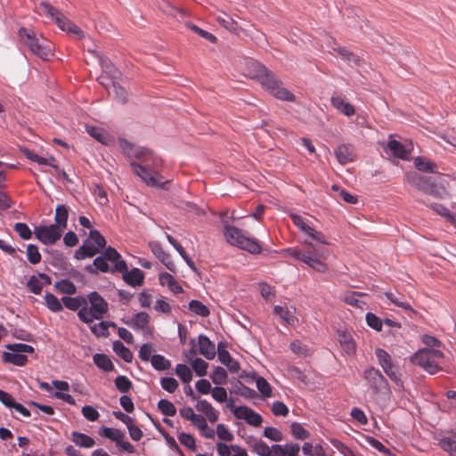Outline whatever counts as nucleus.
I'll list each match as a JSON object with an SVG mask.
<instances>
[{"label":"nucleus","instance_id":"6","mask_svg":"<svg viewBox=\"0 0 456 456\" xmlns=\"http://www.w3.org/2000/svg\"><path fill=\"white\" fill-rule=\"evenodd\" d=\"M286 252L318 273H325L328 269L327 265L320 259L322 256V252L314 247L313 243L305 241L303 249L288 248Z\"/></svg>","mask_w":456,"mask_h":456},{"label":"nucleus","instance_id":"11","mask_svg":"<svg viewBox=\"0 0 456 456\" xmlns=\"http://www.w3.org/2000/svg\"><path fill=\"white\" fill-rule=\"evenodd\" d=\"M375 354L384 372L390 378L391 380L398 384L401 381L400 375L398 373L397 368L392 362L390 354L381 348H377Z\"/></svg>","mask_w":456,"mask_h":456},{"label":"nucleus","instance_id":"29","mask_svg":"<svg viewBox=\"0 0 456 456\" xmlns=\"http://www.w3.org/2000/svg\"><path fill=\"white\" fill-rule=\"evenodd\" d=\"M71 441L77 446L82 448H92L95 444V441L93 437L78 431H73L71 433Z\"/></svg>","mask_w":456,"mask_h":456},{"label":"nucleus","instance_id":"59","mask_svg":"<svg viewBox=\"0 0 456 456\" xmlns=\"http://www.w3.org/2000/svg\"><path fill=\"white\" fill-rule=\"evenodd\" d=\"M211 379L214 384L222 385L226 381L227 372L224 368L216 367L213 370Z\"/></svg>","mask_w":456,"mask_h":456},{"label":"nucleus","instance_id":"33","mask_svg":"<svg viewBox=\"0 0 456 456\" xmlns=\"http://www.w3.org/2000/svg\"><path fill=\"white\" fill-rule=\"evenodd\" d=\"M113 351L121 357L126 362H131L133 361L134 355L129 348L124 346V344L116 340L113 342Z\"/></svg>","mask_w":456,"mask_h":456},{"label":"nucleus","instance_id":"17","mask_svg":"<svg viewBox=\"0 0 456 456\" xmlns=\"http://www.w3.org/2000/svg\"><path fill=\"white\" fill-rule=\"evenodd\" d=\"M268 69L255 60H249L246 63L247 75L258 82L264 77Z\"/></svg>","mask_w":456,"mask_h":456},{"label":"nucleus","instance_id":"31","mask_svg":"<svg viewBox=\"0 0 456 456\" xmlns=\"http://www.w3.org/2000/svg\"><path fill=\"white\" fill-rule=\"evenodd\" d=\"M61 301L64 306L71 311H79L87 304V299L81 296L76 297H63Z\"/></svg>","mask_w":456,"mask_h":456},{"label":"nucleus","instance_id":"64","mask_svg":"<svg viewBox=\"0 0 456 456\" xmlns=\"http://www.w3.org/2000/svg\"><path fill=\"white\" fill-rule=\"evenodd\" d=\"M149 247L151 250V252L154 254V256L159 259V261H164L168 254H167L164 249L162 248L160 243L157 241H151L149 243Z\"/></svg>","mask_w":456,"mask_h":456},{"label":"nucleus","instance_id":"58","mask_svg":"<svg viewBox=\"0 0 456 456\" xmlns=\"http://www.w3.org/2000/svg\"><path fill=\"white\" fill-rule=\"evenodd\" d=\"M99 249L105 248L106 240L98 230H91L89 239Z\"/></svg>","mask_w":456,"mask_h":456},{"label":"nucleus","instance_id":"43","mask_svg":"<svg viewBox=\"0 0 456 456\" xmlns=\"http://www.w3.org/2000/svg\"><path fill=\"white\" fill-rule=\"evenodd\" d=\"M189 309L201 317H208L210 314L209 309L199 300H191L189 303Z\"/></svg>","mask_w":456,"mask_h":456},{"label":"nucleus","instance_id":"53","mask_svg":"<svg viewBox=\"0 0 456 456\" xmlns=\"http://www.w3.org/2000/svg\"><path fill=\"white\" fill-rule=\"evenodd\" d=\"M115 386L121 393L128 392L132 387V382L126 376L120 375L115 379Z\"/></svg>","mask_w":456,"mask_h":456},{"label":"nucleus","instance_id":"42","mask_svg":"<svg viewBox=\"0 0 456 456\" xmlns=\"http://www.w3.org/2000/svg\"><path fill=\"white\" fill-rule=\"evenodd\" d=\"M175 372L179 377V379L185 384H189L193 378L191 370L185 364H177L175 366Z\"/></svg>","mask_w":456,"mask_h":456},{"label":"nucleus","instance_id":"52","mask_svg":"<svg viewBox=\"0 0 456 456\" xmlns=\"http://www.w3.org/2000/svg\"><path fill=\"white\" fill-rule=\"evenodd\" d=\"M256 385L258 391L264 397L272 396V387L265 379L263 377H258L256 380Z\"/></svg>","mask_w":456,"mask_h":456},{"label":"nucleus","instance_id":"40","mask_svg":"<svg viewBox=\"0 0 456 456\" xmlns=\"http://www.w3.org/2000/svg\"><path fill=\"white\" fill-rule=\"evenodd\" d=\"M54 288L63 294L74 295L77 292L75 284L68 279L55 282Z\"/></svg>","mask_w":456,"mask_h":456},{"label":"nucleus","instance_id":"7","mask_svg":"<svg viewBox=\"0 0 456 456\" xmlns=\"http://www.w3.org/2000/svg\"><path fill=\"white\" fill-rule=\"evenodd\" d=\"M40 14L49 17L57 24V26L63 31L73 34L77 39L85 37L82 29L75 23L67 19L61 12L55 7L52 6L46 2H41L37 6Z\"/></svg>","mask_w":456,"mask_h":456},{"label":"nucleus","instance_id":"2","mask_svg":"<svg viewBox=\"0 0 456 456\" xmlns=\"http://www.w3.org/2000/svg\"><path fill=\"white\" fill-rule=\"evenodd\" d=\"M407 181L411 186L436 198L445 199L449 196L443 176H439L438 181H435L431 177L413 172L407 175Z\"/></svg>","mask_w":456,"mask_h":456},{"label":"nucleus","instance_id":"45","mask_svg":"<svg viewBox=\"0 0 456 456\" xmlns=\"http://www.w3.org/2000/svg\"><path fill=\"white\" fill-rule=\"evenodd\" d=\"M100 64L102 71L110 76L111 78H118L119 76L118 70L116 69L113 63L108 58H101Z\"/></svg>","mask_w":456,"mask_h":456},{"label":"nucleus","instance_id":"28","mask_svg":"<svg viewBox=\"0 0 456 456\" xmlns=\"http://www.w3.org/2000/svg\"><path fill=\"white\" fill-rule=\"evenodd\" d=\"M159 280L162 286H167L175 294L182 293L183 290L182 286L168 273H161L159 276Z\"/></svg>","mask_w":456,"mask_h":456},{"label":"nucleus","instance_id":"57","mask_svg":"<svg viewBox=\"0 0 456 456\" xmlns=\"http://www.w3.org/2000/svg\"><path fill=\"white\" fill-rule=\"evenodd\" d=\"M253 452L258 456H271V447L264 441H256L252 445Z\"/></svg>","mask_w":456,"mask_h":456},{"label":"nucleus","instance_id":"13","mask_svg":"<svg viewBox=\"0 0 456 456\" xmlns=\"http://www.w3.org/2000/svg\"><path fill=\"white\" fill-rule=\"evenodd\" d=\"M232 413L239 419L245 420L248 424L259 427L263 421L260 414L247 406H238L232 410Z\"/></svg>","mask_w":456,"mask_h":456},{"label":"nucleus","instance_id":"16","mask_svg":"<svg viewBox=\"0 0 456 456\" xmlns=\"http://www.w3.org/2000/svg\"><path fill=\"white\" fill-rule=\"evenodd\" d=\"M199 353L208 360H212L216 356L215 344L204 334L198 337Z\"/></svg>","mask_w":456,"mask_h":456},{"label":"nucleus","instance_id":"9","mask_svg":"<svg viewBox=\"0 0 456 456\" xmlns=\"http://www.w3.org/2000/svg\"><path fill=\"white\" fill-rule=\"evenodd\" d=\"M259 83L271 94L280 100L287 102H295L296 100L295 95L284 88L277 76L269 69Z\"/></svg>","mask_w":456,"mask_h":456},{"label":"nucleus","instance_id":"60","mask_svg":"<svg viewBox=\"0 0 456 456\" xmlns=\"http://www.w3.org/2000/svg\"><path fill=\"white\" fill-rule=\"evenodd\" d=\"M216 435L219 439L225 442H232L234 438L232 433L226 428L224 424L216 426Z\"/></svg>","mask_w":456,"mask_h":456},{"label":"nucleus","instance_id":"50","mask_svg":"<svg viewBox=\"0 0 456 456\" xmlns=\"http://www.w3.org/2000/svg\"><path fill=\"white\" fill-rule=\"evenodd\" d=\"M110 326L115 327L116 325L113 322H101L91 327V330L96 336L107 337L109 335L108 329Z\"/></svg>","mask_w":456,"mask_h":456},{"label":"nucleus","instance_id":"54","mask_svg":"<svg viewBox=\"0 0 456 456\" xmlns=\"http://www.w3.org/2000/svg\"><path fill=\"white\" fill-rule=\"evenodd\" d=\"M27 256L28 260L33 264H38L41 261V254L38 251V248L34 244H28L27 247Z\"/></svg>","mask_w":456,"mask_h":456},{"label":"nucleus","instance_id":"24","mask_svg":"<svg viewBox=\"0 0 456 456\" xmlns=\"http://www.w3.org/2000/svg\"><path fill=\"white\" fill-rule=\"evenodd\" d=\"M100 249L90 240H86L83 245L75 252V257L78 260L86 257H93L98 254Z\"/></svg>","mask_w":456,"mask_h":456},{"label":"nucleus","instance_id":"3","mask_svg":"<svg viewBox=\"0 0 456 456\" xmlns=\"http://www.w3.org/2000/svg\"><path fill=\"white\" fill-rule=\"evenodd\" d=\"M19 36L30 52L43 61H49L53 56L52 43L42 36L38 37L33 30L21 28Z\"/></svg>","mask_w":456,"mask_h":456},{"label":"nucleus","instance_id":"32","mask_svg":"<svg viewBox=\"0 0 456 456\" xmlns=\"http://www.w3.org/2000/svg\"><path fill=\"white\" fill-rule=\"evenodd\" d=\"M218 359L219 361L225 366L228 367V369L232 372H238L240 370V364L238 362L234 361L230 353L224 349L218 350Z\"/></svg>","mask_w":456,"mask_h":456},{"label":"nucleus","instance_id":"49","mask_svg":"<svg viewBox=\"0 0 456 456\" xmlns=\"http://www.w3.org/2000/svg\"><path fill=\"white\" fill-rule=\"evenodd\" d=\"M292 436L300 440H305L310 436V433L300 423L294 422L291 424Z\"/></svg>","mask_w":456,"mask_h":456},{"label":"nucleus","instance_id":"25","mask_svg":"<svg viewBox=\"0 0 456 456\" xmlns=\"http://www.w3.org/2000/svg\"><path fill=\"white\" fill-rule=\"evenodd\" d=\"M123 273L124 281L132 287L141 286L143 283L144 274L139 268L127 270Z\"/></svg>","mask_w":456,"mask_h":456},{"label":"nucleus","instance_id":"36","mask_svg":"<svg viewBox=\"0 0 456 456\" xmlns=\"http://www.w3.org/2000/svg\"><path fill=\"white\" fill-rule=\"evenodd\" d=\"M94 364L105 371H111L114 369V365L110 359L104 354H95L93 357Z\"/></svg>","mask_w":456,"mask_h":456},{"label":"nucleus","instance_id":"62","mask_svg":"<svg viewBox=\"0 0 456 456\" xmlns=\"http://www.w3.org/2000/svg\"><path fill=\"white\" fill-rule=\"evenodd\" d=\"M160 385L161 387L168 393H174L179 386L175 379L169 377L162 378L160 380Z\"/></svg>","mask_w":456,"mask_h":456},{"label":"nucleus","instance_id":"56","mask_svg":"<svg viewBox=\"0 0 456 456\" xmlns=\"http://www.w3.org/2000/svg\"><path fill=\"white\" fill-rule=\"evenodd\" d=\"M430 208H432L436 213L445 216L449 221L453 223L456 225V220L453 216L450 213L447 208L439 203H434L429 205Z\"/></svg>","mask_w":456,"mask_h":456},{"label":"nucleus","instance_id":"22","mask_svg":"<svg viewBox=\"0 0 456 456\" xmlns=\"http://www.w3.org/2000/svg\"><path fill=\"white\" fill-rule=\"evenodd\" d=\"M387 149L393 156L402 159H406L411 152L404 144L395 139L388 141Z\"/></svg>","mask_w":456,"mask_h":456},{"label":"nucleus","instance_id":"44","mask_svg":"<svg viewBox=\"0 0 456 456\" xmlns=\"http://www.w3.org/2000/svg\"><path fill=\"white\" fill-rule=\"evenodd\" d=\"M45 301L47 308L53 313L61 312L63 309L61 302L52 293L45 295Z\"/></svg>","mask_w":456,"mask_h":456},{"label":"nucleus","instance_id":"51","mask_svg":"<svg viewBox=\"0 0 456 456\" xmlns=\"http://www.w3.org/2000/svg\"><path fill=\"white\" fill-rule=\"evenodd\" d=\"M334 51H336L343 60H345L347 62H354L356 65L360 64V59L354 55L353 53H351L349 50H347L345 47H338L334 48Z\"/></svg>","mask_w":456,"mask_h":456},{"label":"nucleus","instance_id":"21","mask_svg":"<svg viewBox=\"0 0 456 456\" xmlns=\"http://www.w3.org/2000/svg\"><path fill=\"white\" fill-rule=\"evenodd\" d=\"M330 102L335 109L347 117H351L355 113L354 107L351 103L346 102L340 95H333L330 99Z\"/></svg>","mask_w":456,"mask_h":456},{"label":"nucleus","instance_id":"20","mask_svg":"<svg viewBox=\"0 0 456 456\" xmlns=\"http://www.w3.org/2000/svg\"><path fill=\"white\" fill-rule=\"evenodd\" d=\"M335 155L340 164L346 165L354 160V147L350 144H341L336 149Z\"/></svg>","mask_w":456,"mask_h":456},{"label":"nucleus","instance_id":"26","mask_svg":"<svg viewBox=\"0 0 456 456\" xmlns=\"http://www.w3.org/2000/svg\"><path fill=\"white\" fill-rule=\"evenodd\" d=\"M86 131L92 137L104 145H109L112 142L111 136L102 127L86 126Z\"/></svg>","mask_w":456,"mask_h":456},{"label":"nucleus","instance_id":"41","mask_svg":"<svg viewBox=\"0 0 456 456\" xmlns=\"http://www.w3.org/2000/svg\"><path fill=\"white\" fill-rule=\"evenodd\" d=\"M414 165L419 171L426 173H434L436 168V165L425 158L417 157L414 159Z\"/></svg>","mask_w":456,"mask_h":456},{"label":"nucleus","instance_id":"61","mask_svg":"<svg viewBox=\"0 0 456 456\" xmlns=\"http://www.w3.org/2000/svg\"><path fill=\"white\" fill-rule=\"evenodd\" d=\"M264 436L265 437L274 442H281L283 440V435L281 431L273 427L265 428L264 430Z\"/></svg>","mask_w":456,"mask_h":456},{"label":"nucleus","instance_id":"37","mask_svg":"<svg viewBox=\"0 0 456 456\" xmlns=\"http://www.w3.org/2000/svg\"><path fill=\"white\" fill-rule=\"evenodd\" d=\"M86 270L92 274H97V270L102 273H106L109 271V265L107 260L102 256H101L94 260V266L87 265Z\"/></svg>","mask_w":456,"mask_h":456},{"label":"nucleus","instance_id":"39","mask_svg":"<svg viewBox=\"0 0 456 456\" xmlns=\"http://www.w3.org/2000/svg\"><path fill=\"white\" fill-rule=\"evenodd\" d=\"M4 359L5 362L17 366H24L28 362V358L25 354H19L14 351L11 353H4Z\"/></svg>","mask_w":456,"mask_h":456},{"label":"nucleus","instance_id":"4","mask_svg":"<svg viewBox=\"0 0 456 456\" xmlns=\"http://www.w3.org/2000/svg\"><path fill=\"white\" fill-rule=\"evenodd\" d=\"M109 305L107 301L96 291L87 296V304L82 307L77 316L85 323H92L94 320H102L108 313Z\"/></svg>","mask_w":456,"mask_h":456},{"label":"nucleus","instance_id":"23","mask_svg":"<svg viewBox=\"0 0 456 456\" xmlns=\"http://www.w3.org/2000/svg\"><path fill=\"white\" fill-rule=\"evenodd\" d=\"M338 342L343 351L348 355H354L356 351L355 343L352 336L345 331H338Z\"/></svg>","mask_w":456,"mask_h":456},{"label":"nucleus","instance_id":"18","mask_svg":"<svg viewBox=\"0 0 456 456\" xmlns=\"http://www.w3.org/2000/svg\"><path fill=\"white\" fill-rule=\"evenodd\" d=\"M274 314L278 315L284 322L294 325L297 322L296 308L292 305H275L273 308Z\"/></svg>","mask_w":456,"mask_h":456},{"label":"nucleus","instance_id":"1","mask_svg":"<svg viewBox=\"0 0 456 456\" xmlns=\"http://www.w3.org/2000/svg\"><path fill=\"white\" fill-rule=\"evenodd\" d=\"M121 152L129 159L134 175L147 185L167 190L168 180H164L160 174L162 159L150 149L135 145L126 139L118 140Z\"/></svg>","mask_w":456,"mask_h":456},{"label":"nucleus","instance_id":"34","mask_svg":"<svg viewBox=\"0 0 456 456\" xmlns=\"http://www.w3.org/2000/svg\"><path fill=\"white\" fill-rule=\"evenodd\" d=\"M439 445L450 456H456V433L450 436L443 437L439 442Z\"/></svg>","mask_w":456,"mask_h":456},{"label":"nucleus","instance_id":"38","mask_svg":"<svg viewBox=\"0 0 456 456\" xmlns=\"http://www.w3.org/2000/svg\"><path fill=\"white\" fill-rule=\"evenodd\" d=\"M151 363L156 370H167L171 367V362L161 354H153Z\"/></svg>","mask_w":456,"mask_h":456},{"label":"nucleus","instance_id":"48","mask_svg":"<svg viewBox=\"0 0 456 456\" xmlns=\"http://www.w3.org/2000/svg\"><path fill=\"white\" fill-rule=\"evenodd\" d=\"M159 411L166 416H174L176 413L175 406L167 399H161L158 403Z\"/></svg>","mask_w":456,"mask_h":456},{"label":"nucleus","instance_id":"27","mask_svg":"<svg viewBox=\"0 0 456 456\" xmlns=\"http://www.w3.org/2000/svg\"><path fill=\"white\" fill-rule=\"evenodd\" d=\"M150 322V315L145 312H140L134 317L127 322L126 324L134 330H144Z\"/></svg>","mask_w":456,"mask_h":456},{"label":"nucleus","instance_id":"19","mask_svg":"<svg viewBox=\"0 0 456 456\" xmlns=\"http://www.w3.org/2000/svg\"><path fill=\"white\" fill-rule=\"evenodd\" d=\"M195 408L198 411L203 413L209 422L215 423L217 421L219 411L216 410L207 400L198 401Z\"/></svg>","mask_w":456,"mask_h":456},{"label":"nucleus","instance_id":"30","mask_svg":"<svg viewBox=\"0 0 456 456\" xmlns=\"http://www.w3.org/2000/svg\"><path fill=\"white\" fill-rule=\"evenodd\" d=\"M386 297L395 305L404 309L405 311H409L411 313H415L411 304L404 299V297L400 293H394L391 291H387L385 293Z\"/></svg>","mask_w":456,"mask_h":456},{"label":"nucleus","instance_id":"10","mask_svg":"<svg viewBox=\"0 0 456 456\" xmlns=\"http://www.w3.org/2000/svg\"><path fill=\"white\" fill-rule=\"evenodd\" d=\"M100 436L106 437L115 442L120 452H126L128 453H134L135 452L134 447L128 441H123L125 438V433L118 430L113 429L108 427H102L99 432Z\"/></svg>","mask_w":456,"mask_h":456},{"label":"nucleus","instance_id":"63","mask_svg":"<svg viewBox=\"0 0 456 456\" xmlns=\"http://www.w3.org/2000/svg\"><path fill=\"white\" fill-rule=\"evenodd\" d=\"M153 351V345L151 343H145L140 347L138 356L142 362L151 361Z\"/></svg>","mask_w":456,"mask_h":456},{"label":"nucleus","instance_id":"8","mask_svg":"<svg viewBox=\"0 0 456 456\" xmlns=\"http://www.w3.org/2000/svg\"><path fill=\"white\" fill-rule=\"evenodd\" d=\"M443 358L444 354L440 350L423 348L418 350L411 357V362L420 366L428 373L436 374L441 370L439 364Z\"/></svg>","mask_w":456,"mask_h":456},{"label":"nucleus","instance_id":"15","mask_svg":"<svg viewBox=\"0 0 456 456\" xmlns=\"http://www.w3.org/2000/svg\"><path fill=\"white\" fill-rule=\"evenodd\" d=\"M102 256L107 260L114 264V271L124 273L127 269L126 261L121 259L120 254L112 247H108Z\"/></svg>","mask_w":456,"mask_h":456},{"label":"nucleus","instance_id":"5","mask_svg":"<svg viewBox=\"0 0 456 456\" xmlns=\"http://www.w3.org/2000/svg\"><path fill=\"white\" fill-rule=\"evenodd\" d=\"M224 236L227 242L232 246L238 247L250 254L256 255L262 251L259 242L248 232L232 225L224 226Z\"/></svg>","mask_w":456,"mask_h":456},{"label":"nucleus","instance_id":"46","mask_svg":"<svg viewBox=\"0 0 456 456\" xmlns=\"http://www.w3.org/2000/svg\"><path fill=\"white\" fill-rule=\"evenodd\" d=\"M289 217L292 220L293 224L307 235L309 234V232H313V228L304 220V218L301 216L291 213L289 214Z\"/></svg>","mask_w":456,"mask_h":456},{"label":"nucleus","instance_id":"14","mask_svg":"<svg viewBox=\"0 0 456 456\" xmlns=\"http://www.w3.org/2000/svg\"><path fill=\"white\" fill-rule=\"evenodd\" d=\"M363 377L367 380L370 387H372L376 391L387 388L388 387V383L386 378L379 370L373 367L365 370Z\"/></svg>","mask_w":456,"mask_h":456},{"label":"nucleus","instance_id":"12","mask_svg":"<svg viewBox=\"0 0 456 456\" xmlns=\"http://www.w3.org/2000/svg\"><path fill=\"white\" fill-rule=\"evenodd\" d=\"M63 230L56 224H50L48 226H37L35 228L36 237L45 245H51L58 240Z\"/></svg>","mask_w":456,"mask_h":456},{"label":"nucleus","instance_id":"47","mask_svg":"<svg viewBox=\"0 0 456 456\" xmlns=\"http://www.w3.org/2000/svg\"><path fill=\"white\" fill-rule=\"evenodd\" d=\"M27 156L30 160L37 162L39 165H47L54 169H58V166L55 164V159L53 157L45 159L32 152H29Z\"/></svg>","mask_w":456,"mask_h":456},{"label":"nucleus","instance_id":"55","mask_svg":"<svg viewBox=\"0 0 456 456\" xmlns=\"http://www.w3.org/2000/svg\"><path fill=\"white\" fill-rule=\"evenodd\" d=\"M208 366V362L201 358H196L191 362L193 370L200 377H203L207 374Z\"/></svg>","mask_w":456,"mask_h":456},{"label":"nucleus","instance_id":"35","mask_svg":"<svg viewBox=\"0 0 456 456\" xmlns=\"http://www.w3.org/2000/svg\"><path fill=\"white\" fill-rule=\"evenodd\" d=\"M69 217V209L65 205H58L55 209V222L62 230L67 227V221Z\"/></svg>","mask_w":456,"mask_h":456}]
</instances>
